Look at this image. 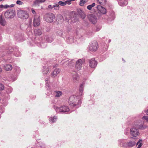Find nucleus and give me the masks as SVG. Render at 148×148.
Instances as JSON below:
<instances>
[{"mask_svg":"<svg viewBox=\"0 0 148 148\" xmlns=\"http://www.w3.org/2000/svg\"><path fill=\"white\" fill-rule=\"evenodd\" d=\"M17 14L19 18L23 19H27L29 16V14L26 11L21 10L17 11Z\"/></svg>","mask_w":148,"mask_h":148,"instance_id":"1","label":"nucleus"},{"mask_svg":"<svg viewBox=\"0 0 148 148\" xmlns=\"http://www.w3.org/2000/svg\"><path fill=\"white\" fill-rule=\"evenodd\" d=\"M15 15V11L12 10H8L4 13L5 18L7 19L13 18L14 17Z\"/></svg>","mask_w":148,"mask_h":148,"instance_id":"2","label":"nucleus"},{"mask_svg":"<svg viewBox=\"0 0 148 148\" xmlns=\"http://www.w3.org/2000/svg\"><path fill=\"white\" fill-rule=\"evenodd\" d=\"M55 18V16L53 14L50 13L44 16V19L47 22L51 23L53 21Z\"/></svg>","mask_w":148,"mask_h":148,"instance_id":"3","label":"nucleus"},{"mask_svg":"<svg viewBox=\"0 0 148 148\" xmlns=\"http://www.w3.org/2000/svg\"><path fill=\"white\" fill-rule=\"evenodd\" d=\"M54 109L57 112H68L69 110V108L68 107L65 106H62L60 108L56 106L54 107Z\"/></svg>","mask_w":148,"mask_h":148,"instance_id":"4","label":"nucleus"},{"mask_svg":"<svg viewBox=\"0 0 148 148\" xmlns=\"http://www.w3.org/2000/svg\"><path fill=\"white\" fill-rule=\"evenodd\" d=\"M98 48V44L96 41H93L90 44L89 47L90 50L92 51H95Z\"/></svg>","mask_w":148,"mask_h":148,"instance_id":"5","label":"nucleus"},{"mask_svg":"<svg viewBox=\"0 0 148 148\" xmlns=\"http://www.w3.org/2000/svg\"><path fill=\"white\" fill-rule=\"evenodd\" d=\"M40 24V19L39 16H35L33 22L34 26L35 27L39 26Z\"/></svg>","mask_w":148,"mask_h":148,"instance_id":"6","label":"nucleus"},{"mask_svg":"<svg viewBox=\"0 0 148 148\" xmlns=\"http://www.w3.org/2000/svg\"><path fill=\"white\" fill-rule=\"evenodd\" d=\"M82 64L83 61L82 59H79L77 60L75 66L76 69L77 71L80 70L82 67Z\"/></svg>","mask_w":148,"mask_h":148,"instance_id":"7","label":"nucleus"},{"mask_svg":"<svg viewBox=\"0 0 148 148\" xmlns=\"http://www.w3.org/2000/svg\"><path fill=\"white\" fill-rule=\"evenodd\" d=\"M88 17L89 21L92 24H95L97 22V18L96 16L93 14H89Z\"/></svg>","mask_w":148,"mask_h":148,"instance_id":"8","label":"nucleus"},{"mask_svg":"<svg viewBox=\"0 0 148 148\" xmlns=\"http://www.w3.org/2000/svg\"><path fill=\"white\" fill-rule=\"evenodd\" d=\"M130 133L134 137H136L139 134L138 130L134 127L131 129Z\"/></svg>","mask_w":148,"mask_h":148,"instance_id":"9","label":"nucleus"},{"mask_svg":"<svg viewBox=\"0 0 148 148\" xmlns=\"http://www.w3.org/2000/svg\"><path fill=\"white\" fill-rule=\"evenodd\" d=\"M89 66L91 68H95L97 64V62L93 59H92L89 61Z\"/></svg>","mask_w":148,"mask_h":148,"instance_id":"10","label":"nucleus"},{"mask_svg":"<svg viewBox=\"0 0 148 148\" xmlns=\"http://www.w3.org/2000/svg\"><path fill=\"white\" fill-rule=\"evenodd\" d=\"M97 8L101 13L105 14L106 13V10L104 7L100 5H98Z\"/></svg>","mask_w":148,"mask_h":148,"instance_id":"11","label":"nucleus"},{"mask_svg":"<svg viewBox=\"0 0 148 148\" xmlns=\"http://www.w3.org/2000/svg\"><path fill=\"white\" fill-rule=\"evenodd\" d=\"M76 99H75L73 97H70L69 99V103L71 106H76L77 104H75V101Z\"/></svg>","mask_w":148,"mask_h":148,"instance_id":"12","label":"nucleus"},{"mask_svg":"<svg viewBox=\"0 0 148 148\" xmlns=\"http://www.w3.org/2000/svg\"><path fill=\"white\" fill-rule=\"evenodd\" d=\"M7 24L6 21L5 19L3 18L2 16H0V24L3 26H5Z\"/></svg>","mask_w":148,"mask_h":148,"instance_id":"13","label":"nucleus"},{"mask_svg":"<svg viewBox=\"0 0 148 148\" xmlns=\"http://www.w3.org/2000/svg\"><path fill=\"white\" fill-rule=\"evenodd\" d=\"M60 71V70L59 69H56L52 73V77H54L58 74Z\"/></svg>","mask_w":148,"mask_h":148,"instance_id":"14","label":"nucleus"},{"mask_svg":"<svg viewBox=\"0 0 148 148\" xmlns=\"http://www.w3.org/2000/svg\"><path fill=\"white\" fill-rule=\"evenodd\" d=\"M4 69L7 71H10L12 69V66L10 64H6L4 66Z\"/></svg>","mask_w":148,"mask_h":148,"instance_id":"15","label":"nucleus"},{"mask_svg":"<svg viewBox=\"0 0 148 148\" xmlns=\"http://www.w3.org/2000/svg\"><path fill=\"white\" fill-rule=\"evenodd\" d=\"M34 32L35 35L37 36H39L42 34L41 31L39 29H35L34 30Z\"/></svg>","mask_w":148,"mask_h":148,"instance_id":"16","label":"nucleus"},{"mask_svg":"<svg viewBox=\"0 0 148 148\" xmlns=\"http://www.w3.org/2000/svg\"><path fill=\"white\" fill-rule=\"evenodd\" d=\"M57 119V116H54L53 117H51L49 119V121L50 122L53 123L56 121Z\"/></svg>","mask_w":148,"mask_h":148,"instance_id":"17","label":"nucleus"},{"mask_svg":"<svg viewBox=\"0 0 148 148\" xmlns=\"http://www.w3.org/2000/svg\"><path fill=\"white\" fill-rule=\"evenodd\" d=\"M74 72V75H73V82H75L77 81V75L76 72L75 71Z\"/></svg>","mask_w":148,"mask_h":148,"instance_id":"18","label":"nucleus"},{"mask_svg":"<svg viewBox=\"0 0 148 148\" xmlns=\"http://www.w3.org/2000/svg\"><path fill=\"white\" fill-rule=\"evenodd\" d=\"M88 1V0H81L79 5L81 6H83L84 4Z\"/></svg>","mask_w":148,"mask_h":148,"instance_id":"19","label":"nucleus"},{"mask_svg":"<svg viewBox=\"0 0 148 148\" xmlns=\"http://www.w3.org/2000/svg\"><path fill=\"white\" fill-rule=\"evenodd\" d=\"M99 3L103 5L106 3V0H97Z\"/></svg>","mask_w":148,"mask_h":148,"instance_id":"20","label":"nucleus"},{"mask_svg":"<svg viewBox=\"0 0 148 148\" xmlns=\"http://www.w3.org/2000/svg\"><path fill=\"white\" fill-rule=\"evenodd\" d=\"M55 93H56V94L55 95V96L56 97H59L62 95V92L60 91H55Z\"/></svg>","mask_w":148,"mask_h":148,"instance_id":"21","label":"nucleus"},{"mask_svg":"<svg viewBox=\"0 0 148 148\" xmlns=\"http://www.w3.org/2000/svg\"><path fill=\"white\" fill-rule=\"evenodd\" d=\"M136 143L135 141H130L128 143V145L129 147H133L135 145Z\"/></svg>","mask_w":148,"mask_h":148,"instance_id":"22","label":"nucleus"},{"mask_svg":"<svg viewBox=\"0 0 148 148\" xmlns=\"http://www.w3.org/2000/svg\"><path fill=\"white\" fill-rule=\"evenodd\" d=\"M53 8L55 10H58L60 8V6L59 4H57L53 6Z\"/></svg>","mask_w":148,"mask_h":148,"instance_id":"23","label":"nucleus"},{"mask_svg":"<svg viewBox=\"0 0 148 148\" xmlns=\"http://www.w3.org/2000/svg\"><path fill=\"white\" fill-rule=\"evenodd\" d=\"M95 5V3H93L92 4L89 5L87 7V8L89 10H91L92 7H94Z\"/></svg>","mask_w":148,"mask_h":148,"instance_id":"24","label":"nucleus"},{"mask_svg":"<svg viewBox=\"0 0 148 148\" xmlns=\"http://www.w3.org/2000/svg\"><path fill=\"white\" fill-rule=\"evenodd\" d=\"M49 70V69L48 67L45 68L43 69V73L44 74H46L47 73Z\"/></svg>","mask_w":148,"mask_h":148,"instance_id":"25","label":"nucleus"},{"mask_svg":"<svg viewBox=\"0 0 148 148\" xmlns=\"http://www.w3.org/2000/svg\"><path fill=\"white\" fill-rule=\"evenodd\" d=\"M46 0H36L34 2L35 4H37L38 3H42L44 2Z\"/></svg>","mask_w":148,"mask_h":148,"instance_id":"26","label":"nucleus"},{"mask_svg":"<svg viewBox=\"0 0 148 148\" xmlns=\"http://www.w3.org/2000/svg\"><path fill=\"white\" fill-rule=\"evenodd\" d=\"M84 85L83 84H82L80 85V87H79V91L81 93L83 91V88L84 87Z\"/></svg>","mask_w":148,"mask_h":148,"instance_id":"27","label":"nucleus"},{"mask_svg":"<svg viewBox=\"0 0 148 148\" xmlns=\"http://www.w3.org/2000/svg\"><path fill=\"white\" fill-rule=\"evenodd\" d=\"M142 140H139V141L137 142V145H138V148H140L142 145Z\"/></svg>","mask_w":148,"mask_h":148,"instance_id":"28","label":"nucleus"},{"mask_svg":"<svg viewBox=\"0 0 148 148\" xmlns=\"http://www.w3.org/2000/svg\"><path fill=\"white\" fill-rule=\"evenodd\" d=\"M58 3L59 5H60L61 6H64L66 5L65 2H64L62 1H59L58 2Z\"/></svg>","mask_w":148,"mask_h":148,"instance_id":"29","label":"nucleus"},{"mask_svg":"<svg viewBox=\"0 0 148 148\" xmlns=\"http://www.w3.org/2000/svg\"><path fill=\"white\" fill-rule=\"evenodd\" d=\"M4 86L3 85L0 83V91L3 90L4 89Z\"/></svg>","mask_w":148,"mask_h":148,"instance_id":"30","label":"nucleus"},{"mask_svg":"<svg viewBox=\"0 0 148 148\" xmlns=\"http://www.w3.org/2000/svg\"><path fill=\"white\" fill-rule=\"evenodd\" d=\"M16 3L18 5H22L23 3L20 0H17L16 2Z\"/></svg>","mask_w":148,"mask_h":148,"instance_id":"31","label":"nucleus"},{"mask_svg":"<svg viewBox=\"0 0 148 148\" xmlns=\"http://www.w3.org/2000/svg\"><path fill=\"white\" fill-rule=\"evenodd\" d=\"M14 5H12H12H11L10 6H9V5H4V8H7L10 7H14Z\"/></svg>","mask_w":148,"mask_h":148,"instance_id":"32","label":"nucleus"},{"mask_svg":"<svg viewBox=\"0 0 148 148\" xmlns=\"http://www.w3.org/2000/svg\"><path fill=\"white\" fill-rule=\"evenodd\" d=\"M143 122H141V124H140L138 126H137V127L141 129L143 127Z\"/></svg>","mask_w":148,"mask_h":148,"instance_id":"33","label":"nucleus"},{"mask_svg":"<svg viewBox=\"0 0 148 148\" xmlns=\"http://www.w3.org/2000/svg\"><path fill=\"white\" fill-rule=\"evenodd\" d=\"M143 119H144L148 122V116H144L143 117Z\"/></svg>","mask_w":148,"mask_h":148,"instance_id":"34","label":"nucleus"},{"mask_svg":"<svg viewBox=\"0 0 148 148\" xmlns=\"http://www.w3.org/2000/svg\"><path fill=\"white\" fill-rule=\"evenodd\" d=\"M71 0H69L67 1H65V3H66V4H68V5L70 4H71Z\"/></svg>","mask_w":148,"mask_h":148,"instance_id":"35","label":"nucleus"},{"mask_svg":"<svg viewBox=\"0 0 148 148\" xmlns=\"http://www.w3.org/2000/svg\"><path fill=\"white\" fill-rule=\"evenodd\" d=\"M31 11L32 12V13H33V14H34V16H35V14H36V12H35V10H34V9H31Z\"/></svg>","mask_w":148,"mask_h":148,"instance_id":"36","label":"nucleus"},{"mask_svg":"<svg viewBox=\"0 0 148 148\" xmlns=\"http://www.w3.org/2000/svg\"><path fill=\"white\" fill-rule=\"evenodd\" d=\"M85 16H86L85 14L84 13H82V15H81V17L83 19H84L85 18Z\"/></svg>","mask_w":148,"mask_h":148,"instance_id":"37","label":"nucleus"},{"mask_svg":"<svg viewBox=\"0 0 148 148\" xmlns=\"http://www.w3.org/2000/svg\"><path fill=\"white\" fill-rule=\"evenodd\" d=\"M48 8L50 9H52L53 8V6H52L51 5H48Z\"/></svg>","mask_w":148,"mask_h":148,"instance_id":"38","label":"nucleus"},{"mask_svg":"<svg viewBox=\"0 0 148 148\" xmlns=\"http://www.w3.org/2000/svg\"><path fill=\"white\" fill-rule=\"evenodd\" d=\"M0 7L1 8H3V7L4 8V5H0Z\"/></svg>","mask_w":148,"mask_h":148,"instance_id":"39","label":"nucleus"},{"mask_svg":"<svg viewBox=\"0 0 148 148\" xmlns=\"http://www.w3.org/2000/svg\"><path fill=\"white\" fill-rule=\"evenodd\" d=\"M127 4V2L126 1V2H125V4H124V5H122V6H124V5H126Z\"/></svg>","mask_w":148,"mask_h":148,"instance_id":"40","label":"nucleus"},{"mask_svg":"<svg viewBox=\"0 0 148 148\" xmlns=\"http://www.w3.org/2000/svg\"><path fill=\"white\" fill-rule=\"evenodd\" d=\"M147 114L148 115V109L147 111Z\"/></svg>","mask_w":148,"mask_h":148,"instance_id":"41","label":"nucleus"},{"mask_svg":"<svg viewBox=\"0 0 148 148\" xmlns=\"http://www.w3.org/2000/svg\"><path fill=\"white\" fill-rule=\"evenodd\" d=\"M2 71V69L1 68H0V73Z\"/></svg>","mask_w":148,"mask_h":148,"instance_id":"42","label":"nucleus"},{"mask_svg":"<svg viewBox=\"0 0 148 148\" xmlns=\"http://www.w3.org/2000/svg\"><path fill=\"white\" fill-rule=\"evenodd\" d=\"M1 10L0 9V12H1Z\"/></svg>","mask_w":148,"mask_h":148,"instance_id":"43","label":"nucleus"}]
</instances>
